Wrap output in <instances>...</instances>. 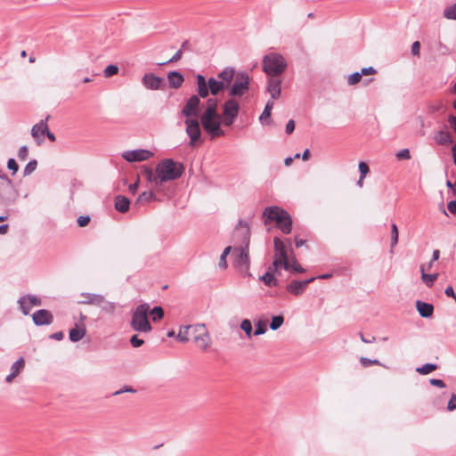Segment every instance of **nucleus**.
Segmentation results:
<instances>
[{
  "label": "nucleus",
  "mask_w": 456,
  "mask_h": 456,
  "mask_svg": "<svg viewBox=\"0 0 456 456\" xmlns=\"http://www.w3.org/2000/svg\"><path fill=\"white\" fill-rule=\"evenodd\" d=\"M235 236L241 239V245L235 246L232 248V257L234 266L242 273H247L250 267L249 260V241L250 232L248 226L237 229Z\"/></svg>",
  "instance_id": "obj_1"
},
{
  "label": "nucleus",
  "mask_w": 456,
  "mask_h": 456,
  "mask_svg": "<svg viewBox=\"0 0 456 456\" xmlns=\"http://www.w3.org/2000/svg\"><path fill=\"white\" fill-rule=\"evenodd\" d=\"M183 172L184 167L182 163L172 159H165L156 167L157 183L162 184L165 182L176 180L183 175Z\"/></svg>",
  "instance_id": "obj_2"
},
{
  "label": "nucleus",
  "mask_w": 456,
  "mask_h": 456,
  "mask_svg": "<svg viewBox=\"0 0 456 456\" xmlns=\"http://www.w3.org/2000/svg\"><path fill=\"white\" fill-rule=\"evenodd\" d=\"M263 216L266 221H274L277 227L284 233L289 234L292 230V219L289 214L284 209L273 206L265 209Z\"/></svg>",
  "instance_id": "obj_3"
},
{
  "label": "nucleus",
  "mask_w": 456,
  "mask_h": 456,
  "mask_svg": "<svg viewBox=\"0 0 456 456\" xmlns=\"http://www.w3.org/2000/svg\"><path fill=\"white\" fill-rule=\"evenodd\" d=\"M288 67L285 58L278 53H269L263 58L262 68L267 77H280Z\"/></svg>",
  "instance_id": "obj_4"
},
{
  "label": "nucleus",
  "mask_w": 456,
  "mask_h": 456,
  "mask_svg": "<svg viewBox=\"0 0 456 456\" xmlns=\"http://www.w3.org/2000/svg\"><path fill=\"white\" fill-rule=\"evenodd\" d=\"M274 244V259L273 265L274 269H278L280 266H283L285 270H289L290 260L289 258L287 244L290 248V239H286L285 241L275 237L273 240Z\"/></svg>",
  "instance_id": "obj_5"
},
{
  "label": "nucleus",
  "mask_w": 456,
  "mask_h": 456,
  "mask_svg": "<svg viewBox=\"0 0 456 456\" xmlns=\"http://www.w3.org/2000/svg\"><path fill=\"white\" fill-rule=\"evenodd\" d=\"M149 310L150 305L144 303L139 305L133 312L130 326L134 331L149 332L151 330V325L147 318Z\"/></svg>",
  "instance_id": "obj_6"
},
{
  "label": "nucleus",
  "mask_w": 456,
  "mask_h": 456,
  "mask_svg": "<svg viewBox=\"0 0 456 456\" xmlns=\"http://www.w3.org/2000/svg\"><path fill=\"white\" fill-rule=\"evenodd\" d=\"M19 197V192L12 180L0 169V204H13Z\"/></svg>",
  "instance_id": "obj_7"
},
{
  "label": "nucleus",
  "mask_w": 456,
  "mask_h": 456,
  "mask_svg": "<svg viewBox=\"0 0 456 456\" xmlns=\"http://www.w3.org/2000/svg\"><path fill=\"white\" fill-rule=\"evenodd\" d=\"M249 89V77L247 72H240L229 90L232 98L243 96Z\"/></svg>",
  "instance_id": "obj_8"
},
{
  "label": "nucleus",
  "mask_w": 456,
  "mask_h": 456,
  "mask_svg": "<svg viewBox=\"0 0 456 456\" xmlns=\"http://www.w3.org/2000/svg\"><path fill=\"white\" fill-rule=\"evenodd\" d=\"M200 124L203 129L211 137L222 136L224 132L221 129V116L200 117Z\"/></svg>",
  "instance_id": "obj_9"
},
{
  "label": "nucleus",
  "mask_w": 456,
  "mask_h": 456,
  "mask_svg": "<svg viewBox=\"0 0 456 456\" xmlns=\"http://www.w3.org/2000/svg\"><path fill=\"white\" fill-rule=\"evenodd\" d=\"M185 132L190 138L189 144L191 146L195 145L201 137L200 121L196 118H185Z\"/></svg>",
  "instance_id": "obj_10"
},
{
  "label": "nucleus",
  "mask_w": 456,
  "mask_h": 456,
  "mask_svg": "<svg viewBox=\"0 0 456 456\" xmlns=\"http://www.w3.org/2000/svg\"><path fill=\"white\" fill-rule=\"evenodd\" d=\"M200 99L198 95H191L183 107L181 113L186 118H194L199 116Z\"/></svg>",
  "instance_id": "obj_11"
},
{
  "label": "nucleus",
  "mask_w": 456,
  "mask_h": 456,
  "mask_svg": "<svg viewBox=\"0 0 456 456\" xmlns=\"http://www.w3.org/2000/svg\"><path fill=\"white\" fill-rule=\"evenodd\" d=\"M153 153L149 150L137 149L126 151L122 153V158L127 162H140L151 159Z\"/></svg>",
  "instance_id": "obj_12"
},
{
  "label": "nucleus",
  "mask_w": 456,
  "mask_h": 456,
  "mask_svg": "<svg viewBox=\"0 0 456 456\" xmlns=\"http://www.w3.org/2000/svg\"><path fill=\"white\" fill-rule=\"evenodd\" d=\"M47 119H48V117L46 118L45 120H41L39 123L34 125L31 129V135L34 137V139L37 142L38 144H40L44 140V138H39V136L37 135V130H39V129H42V131H41L42 136L46 135L47 138L51 142H55V135L52 132H50L48 129V126L46 124Z\"/></svg>",
  "instance_id": "obj_13"
},
{
  "label": "nucleus",
  "mask_w": 456,
  "mask_h": 456,
  "mask_svg": "<svg viewBox=\"0 0 456 456\" xmlns=\"http://www.w3.org/2000/svg\"><path fill=\"white\" fill-rule=\"evenodd\" d=\"M316 278L312 277L305 281H292L286 287V290L295 296L301 295L306 289L309 283L313 282Z\"/></svg>",
  "instance_id": "obj_14"
},
{
  "label": "nucleus",
  "mask_w": 456,
  "mask_h": 456,
  "mask_svg": "<svg viewBox=\"0 0 456 456\" xmlns=\"http://www.w3.org/2000/svg\"><path fill=\"white\" fill-rule=\"evenodd\" d=\"M32 321L36 326L49 325L53 321V316L50 311L40 309L32 314Z\"/></svg>",
  "instance_id": "obj_15"
},
{
  "label": "nucleus",
  "mask_w": 456,
  "mask_h": 456,
  "mask_svg": "<svg viewBox=\"0 0 456 456\" xmlns=\"http://www.w3.org/2000/svg\"><path fill=\"white\" fill-rule=\"evenodd\" d=\"M267 92L271 95V100H276L281 96V79L279 77H268Z\"/></svg>",
  "instance_id": "obj_16"
},
{
  "label": "nucleus",
  "mask_w": 456,
  "mask_h": 456,
  "mask_svg": "<svg viewBox=\"0 0 456 456\" xmlns=\"http://www.w3.org/2000/svg\"><path fill=\"white\" fill-rule=\"evenodd\" d=\"M142 85L150 90L160 89L163 84V78L153 73H146L142 78Z\"/></svg>",
  "instance_id": "obj_17"
},
{
  "label": "nucleus",
  "mask_w": 456,
  "mask_h": 456,
  "mask_svg": "<svg viewBox=\"0 0 456 456\" xmlns=\"http://www.w3.org/2000/svg\"><path fill=\"white\" fill-rule=\"evenodd\" d=\"M240 110L238 102L233 99H228L223 105V116H235L237 117Z\"/></svg>",
  "instance_id": "obj_18"
},
{
  "label": "nucleus",
  "mask_w": 456,
  "mask_h": 456,
  "mask_svg": "<svg viewBox=\"0 0 456 456\" xmlns=\"http://www.w3.org/2000/svg\"><path fill=\"white\" fill-rule=\"evenodd\" d=\"M195 78L197 83V95L200 98H207L209 95L208 81L201 74L196 75Z\"/></svg>",
  "instance_id": "obj_19"
},
{
  "label": "nucleus",
  "mask_w": 456,
  "mask_h": 456,
  "mask_svg": "<svg viewBox=\"0 0 456 456\" xmlns=\"http://www.w3.org/2000/svg\"><path fill=\"white\" fill-rule=\"evenodd\" d=\"M234 75V69L232 67H226L217 74V77L219 78V81L223 83L224 86H225V87H228L233 80Z\"/></svg>",
  "instance_id": "obj_20"
},
{
  "label": "nucleus",
  "mask_w": 456,
  "mask_h": 456,
  "mask_svg": "<svg viewBox=\"0 0 456 456\" xmlns=\"http://www.w3.org/2000/svg\"><path fill=\"white\" fill-rule=\"evenodd\" d=\"M184 81L183 76L178 71H170L167 74V82L170 88L177 89L182 86Z\"/></svg>",
  "instance_id": "obj_21"
},
{
  "label": "nucleus",
  "mask_w": 456,
  "mask_h": 456,
  "mask_svg": "<svg viewBox=\"0 0 456 456\" xmlns=\"http://www.w3.org/2000/svg\"><path fill=\"white\" fill-rule=\"evenodd\" d=\"M416 307L419 315L423 318H428L433 314L434 306L429 303L418 300L416 302Z\"/></svg>",
  "instance_id": "obj_22"
},
{
  "label": "nucleus",
  "mask_w": 456,
  "mask_h": 456,
  "mask_svg": "<svg viewBox=\"0 0 456 456\" xmlns=\"http://www.w3.org/2000/svg\"><path fill=\"white\" fill-rule=\"evenodd\" d=\"M130 207V200L126 196L118 195L115 198V208L120 213H126Z\"/></svg>",
  "instance_id": "obj_23"
},
{
  "label": "nucleus",
  "mask_w": 456,
  "mask_h": 456,
  "mask_svg": "<svg viewBox=\"0 0 456 456\" xmlns=\"http://www.w3.org/2000/svg\"><path fill=\"white\" fill-rule=\"evenodd\" d=\"M219 115L217 112V100L216 98H209L207 101V107L200 117H210Z\"/></svg>",
  "instance_id": "obj_24"
},
{
  "label": "nucleus",
  "mask_w": 456,
  "mask_h": 456,
  "mask_svg": "<svg viewBox=\"0 0 456 456\" xmlns=\"http://www.w3.org/2000/svg\"><path fill=\"white\" fill-rule=\"evenodd\" d=\"M194 340L197 346L202 350L208 348L211 344V338L207 331L195 336Z\"/></svg>",
  "instance_id": "obj_25"
},
{
  "label": "nucleus",
  "mask_w": 456,
  "mask_h": 456,
  "mask_svg": "<svg viewBox=\"0 0 456 456\" xmlns=\"http://www.w3.org/2000/svg\"><path fill=\"white\" fill-rule=\"evenodd\" d=\"M86 335V328L85 327H78L77 324H76L75 328H72L69 330V340L72 342H78L81 340Z\"/></svg>",
  "instance_id": "obj_26"
},
{
  "label": "nucleus",
  "mask_w": 456,
  "mask_h": 456,
  "mask_svg": "<svg viewBox=\"0 0 456 456\" xmlns=\"http://www.w3.org/2000/svg\"><path fill=\"white\" fill-rule=\"evenodd\" d=\"M83 297H85V299L81 301L83 304L100 305L104 302V297L100 294L86 293L84 294Z\"/></svg>",
  "instance_id": "obj_27"
},
{
  "label": "nucleus",
  "mask_w": 456,
  "mask_h": 456,
  "mask_svg": "<svg viewBox=\"0 0 456 456\" xmlns=\"http://www.w3.org/2000/svg\"><path fill=\"white\" fill-rule=\"evenodd\" d=\"M208 85L209 88V94L216 96L221 91H223L225 87V86L223 85L219 80L210 77L208 80Z\"/></svg>",
  "instance_id": "obj_28"
},
{
  "label": "nucleus",
  "mask_w": 456,
  "mask_h": 456,
  "mask_svg": "<svg viewBox=\"0 0 456 456\" xmlns=\"http://www.w3.org/2000/svg\"><path fill=\"white\" fill-rule=\"evenodd\" d=\"M273 108V100H269L266 102L265 107L259 117V121L261 122V124H263V125L269 124V119L271 117V111H272Z\"/></svg>",
  "instance_id": "obj_29"
},
{
  "label": "nucleus",
  "mask_w": 456,
  "mask_h": 456,
  "mask_svg": "<svg viewBox=\"0 0 456 456\" xmlns=\"http://www.w3.org/2000/svg\"><path fill=\"white\" fill-rule=\"evenodd\" d=\"M277 269L273 268V265L269 267V271L266 272L263 276H261V281H264V283L269 287L275 286L276 285V280L273 276V272L276 271Z\"/></svg>",
  "instance_id": "obj_30"
},
{
  "label": "nucleus",
  "mask_w": 456,
  "mask_h": 456,
  "mask_svg": "<svg viewBox=\"0 0 456 456\" xmlns=\"http://www.w3.org/2000/svg\"><path fill=\"white\" fill-rule=\"evenodd\" d=\"M421 271V279L423 282L427 285V287L430 288L433 286L435 281L437 279V273L428 274L425 273V269L423 266L420 267Z\"/></svg>",
  "instance_id": "obj_31"
},
{
  "label": "nucleus",
  "mask_w": 456,
  "mask_h": 456,
  "mask_svg": "<svg viewBox=\"0 0 456 456\" xmlns=\"http://www.w3.org/2000/svg\"><path fill=\"white\" fill-rule=\"evenodd\" d=\"M155 198V195L152 191H143L142 192L135 202V205L144 204L151 201Z\"/></svg>",
  "instance_id": "obj_32"
},
{
  "label": "nucleus",
  "mask_w": 456,
  "mask_h": 456,
  "mask_svg": "<svg viewBox=\"0 0 456 456\" xmlns=\"http://www.w3.org/2000/svg\"><path fill=\"white\" fill-rule=\"evenodd\" d=\"M436 363H425L424 365L418 367L416 371L421 375H427L437 369Z\"/></svg>",
  "instance_id": "obj_33"
},
{
  "label": "nucleus",
  "mask_w": 456,
  "mask_h": 456,
  "mask_svg": "<svg viewBox=\"0 0 456 456\" xmlns=\"http://www.w3.org/2000/svg\"><path fill=\"white\" fill-rule=\"evenodd\" d=\"M25 362L22 357L14 362L11 366V373L18 376L20 372L24 369Z\"/></svg>",
  "instance_id": "obj_34"
},
{
  "label": "nucleus",
  "mask_w": 456,
  "mask_h": 456,
  "mask_svg": "<svg viewBox=\"0 0 456 456\" xmlns=\"http://www.w3.org/2000/svg\"><path fill=\"white\" fill-rule=\"evenodd\" d=\"M18 304L20 310L24 315H28L30 313L31 308L33 307L32 305H29L25 297H20V299L18 300Z\"/></svg>",
  "instance_id": "obj_35"
},
{
  "label": "nucleus",
  "mask_w": 456,
  "mask_h": 456,
  "mask_svg": "<svg viewBox=\"0 0 456 456\" xmlns=\"http://www.w3.org/2000/svg\"><path fill=\"white\" fill-rule=\"evenodd\" d=\"M240 328L245 332L246 336L250 338L253 335V329L251 322L248 319H244L240 325Z\"/></svg>",
  "instance_id": "obj_36"
},
{
  "label": "nucleus",
  "mask_w": 456,
  "mask_h": 456,
  "mask_svg": "<svg viewBox=\"0 0 456 456\" xmlns=\"http://www.w3.org/2000/svg\"><path fill=\"white\" fill-rule=\"evenodd\" d=\"M255 327H256V329H255V331L253 332V334L255 336L263 335L267 331V325L265 321H262V320L257 321L255 324Z\"/></svg>",
  "instance_id": "obj_37"
},
{
  "label": "nucleus",
  "mask_w": 456,
  "mask_h": 456,
  "mask_svg": "<svg viewBox=\"0 0 456 456\" xmlns=\"http://www.w3.org/2000/svg\"><path fill=\"white\" fill-rule=\"evenodd\" d=\"M192 328V326L188 325L182 327L177 334V339L182 342H187L189 340V330Z\"/></svg>",
  "instance_id": "obj_38"
},
{
  "label": "nucleus",
  "mask_w": 456,
  "mask_h": 456,
  "mask_svg": "<svg viewBox=\"0 0 456 456\" xmlns=\"http://www.w3.org/2000/svg\"><path fill=\"white\" fill-rule=\"evenodd\" d=\"M398 243V228L397 225L393 223L391 224V251H393V248L396 246Z\"/></svg>",
  "instance_id": "obj_39"
},
{
  "label": "nucleus",
  "mask_w": 456,
  "mask_h": 456,
  "mask_svg": "<svg viewBox=\"0 0 456 456\" xmlns=\"http://www.w3.org/2000/svg\"><path fill=\"white\" fill-rule=\"evenodd\" d=\"M284 322V318L282 315H275L272 317V321L270 322V329L273 330H278Z\"/></svg>",
  "instance_id": "obj_40"
},
{
  "label": "nucleus",
  "mask_w": 456,
  "mask_h": 456,
  "mask_svg": "<svg viewBox=\"0 0 456 456\" xmlns=\"http://www.w3.org/2000/svg\"><path fill=\"white\" fill-rule=\"evenodd\" d=\"M144 175L147 178V180L153 183L155 186H160L161 183H157L156 180V174L154 175L153 170L150 167H144Z\"/></svg>",
  "instance_id": "obj_41"
},
{
  "label": "nucleus",
  "mask_w": 456,
  "mask_h": 456,
  "mask_svg": "<svg viewBox=\"0 0 456 456\" xmlns=\"http://www.w3.org/2000/svg\"><path fill=\"white\" fill-rule=\"evenodd\" d=\"M37 166V161L36 159L29 160L23 170V175L28 176L31 175L36 170Z\"/></svg>",
  "instance_id": "obj_42"
},
{
  "label": "nucleus",
  "mask_w": 456,
  "mask_h": 456,
  "mask_svg": "<svg viewBox=\"0 0 456 456\" xmlns=\"http://www.w3.org/2000/svg\"><path fill=\"white\" fill-rule=\"evenodd\" d=\"M444 16L449 20H456V3L444 10Z\"/></svg>",
  "instance_id": "obj_43"
},
{
  "label": "nucleus",
  "mask_w": 456,
  "mask_h": 456,
  "mask_svg": "<svg viewBox=\"0 0 456 456\" xmlns=\"http://www.w3.org/2000/svg\"><path fill=\"white\" fill-rule=\"evenodd\" d=\"M152 316V321L157 322L163 318L164 311L160 306H155L150 313Z\"/></svg>",
  "instance_id": "obj_44"
},
{
  "label": "nucleus",
  "mask_w": 456,
  "mask_h": 456,
  "mask_svg": "<svg viewBox=\"0 0 456 456\" xmlns=\"http://www.w3.org/2000/svg\"><path fill=\"white\" fill-rule=\"evenodd\" d=\"M118 72V66L114 65V64H110L104 69L103 75L105 77H110L116 75Z\"/></svg>",
  "instance_id": "obj_45"
},
{
  "label": "nucleus",
  "mask_w": 456,
  "mask_h": 456,
  "mask_svg": "<svg viewBox=\"0 0 456 456\" xmlns=\"http://www.w3.org/2000/svg\"><path fill=\"white\" fill-rule=\"evenodd\" d=\"M436 142L439 144H444L452 142L451 135L444 131H440L438 133V136L436 137Z\"/></svg>",
  "instance_id": "obj_46"
},
{
  "label": "nucleus",
  "mask_w": 456,
  "mask_h": 456,
  "mask_svg": "<svg viewBox=\"0 0 456 456\" xmlns=\"http://www.w3.org/2000/svg\"><path fill=\"white\" fill-rule=\"evenodd\" d=\"M289 271H292L295 273H302L305 272V269L300 265V264L297 261V259L293 256L290 261V268Z\"/></svg>",
  "instance_id": "obj_47"
},
{
  "label": "nucleus",
  "mask_w": 456,
  "mask_h": 456,
  "mask_svg": "<svg viewBox=\"0 0 456 456\" xmlns=\"http://www.w3.org/2000/svg\"><path fill=\"white\" fill-rule=\"evenodd\" d=\"M27 301L28 302L29 305L32 306H38L41 305L42 300L36 295H27L24 296Z\"/></svg>",
  "instance_id": "obj_48"
},
{
  "label": "nucleus",
  "mask_w": 456,
  "mask_h": 456,
  "mask_svg": "<svg viewBox=\"0 0 456 456\" xmlns=\"http://www.w3.org/2000/svg\"><path fill=\"white\" fill-rule=\"evenodd\" d=\"M361 78H362V74H361V72L357 71V72L351 74L348 77L347 83L350 86H354V85H356L357 83H359Z\"/></svg>",
  "instance_id": "obj_49"
},
{
  "label": "nucleus",
  "mask_w": 456,
  "mask_h": 456,
  "mask_svg": "<svg viewBox=\"0 0 456 456\" xmlns=\"http://www.w3.org/2000/svg\"><path fill=\"white\" fill-rule=\"evenodd\" d=\"M360 362L363 367H369L370 365H379L380 364L379 360H377V359L371 360V359H369L366 357H361Z\"/></svg>",
  "instance_id": "obj_50"
},
{
  "label": "nucleus",
  "mask_w": 456,
  "mask_h": 456,
  "mask_svg": "<svg viewBox=\"0 0 456 456\" xmlns=\"http://www.w3.org/2000/svg\"><path fill=\"white\" fill-rule=\"evenodd\" d=\"M7 168L12 172V175L16 174L19 166L14 159H9L7 161Z\"/></svg>",
  "instance_id": "obj_51"
},
{
  "label": "nucleus",
  "mask_w": 456,
  "mask_h": 456,
  "mask_svg": "<svg viewBox=\"0 0 456 456\" xmlns=\"http://www.w3.org/2000/svg\"><path fill=\"white\" fill-rule=\"evenodd\" d=\"M358 168H359L360 175H362V179H364L370 170L368 165L365 162L361 161L359 163Z\"/></svg>",
  "instance_id": "obj_52"
},
{
  "label": "nucleus",
  "mask_w": 456,
  "mask_h": 456,
  "mask_svg": "<svg viewBox=\"0 0 456 456\" xmlns=\"http://www.w3.org/2000/svg\"><path fill=\"white\" fill-rule=\"evenodd\" d=\"M182 55H183V52H182V49H180L172 56L171 59H169L168 61H167L165 62L159 63V65H165V64H167L170 62H176L182 58Z\"/></svg>",
  "instance_id": "obj_53"
},
{
  "label": "nucleus",
  "mask_w": 456,
  "mask_h": 456,
  "mask_svg": "<svg viewBox=\"0 0 456 456\" xmlns=\"http://www.w3.org/2000/svg\"><path fill=\"white\" fill-rule=\"evenodd\" d=\"M28 154V149L26 145L21 146L18 151V158L20 160H25Z\"/></svg>",
  "instance_id": "obj_54"
},
{
  "label": "nucleus",
  "mask_w": 456,
  "mask_h": 456,
  "mask_svg": "<svg viewBox=\"0 0 456 456\" xmlns=\"http://www.w3.org/2000/svg\"><path fill=\"white\" fill-rule=\"evenodd\" d=\"M130 343L134 347H139L144 344V340L139 338L137 335H134L130 338Z\"/></svg>",
  "instance_id": "obj_55"
},
{
  "label": "nucleus",
  "mask_w": 456,
  "mask_h": 456,
  "mask_svg": "<svg viewBox=\"0 0 456 456\" xmlns=\"http://www.w3.org/2000/svg\"><path fill=\"white\" fill-rule=\"evenodd\" d=\"M396 157L400 159H410V151L408 149H402L396 153Z\"/></svg>",
  "instance_id": "obj_56"
},
{
  "label": "nucleus",
  "mask_w": 456,
  "mask_h": 456,
  "mask_svg": "<svg viewBox=\"0 0 456 456\" xmlns=\"http://www.w3.org/2000/svg\"><path fill=\"white\" fill-rule=\"evenodd\" d=\"M77 224L79 227H85L90 222V216H80L77 218Z\"/></svg>",
  "instance_id": "obj_57"
},
{
  "label": "nucleus",
  "mask_w": 456,
  "mask_h": 456,
  "mask_svg": "<svg viewBox=\"0 0 456 456\" xmlns=\"http://www.w3.org/2000/svg\"><path fill=\"white\" fill-rule=\"evenodd\" d=\"M429 383L434 386V387H437L439 388H444L446 387L445 383L444 382V380L442 379H431L429 380Z\"/></svg>",
  "instance_id": "obj_58"
},
{
  "label": "nucleus",
  "mask_w": 456,
  "mask_h": 456,
  "mask_svg": "<svg viewBox=\"0 0 456 456\" xmlns=\"http://www.w3.org/2000/svg\"><path fill=\"white\" fill-rule=\"evenodd\" d=\"M447 409L449 411L456 410V395H452L448 402Z\"/></svg>",
  "instance_id": "obj_59"
},
{
  "label": "nucleus",
  "mask_w": 456,
  "mask_h": 456,
  "mask_svg": "<svg viewBox=\"0 0 456 456\" xmlns=\"http://www.w3.org/2000/svg\"><path fill=\"white\" fill-rule=\"evenodd\" d=\"M295 129V122L292 119H289L288 123L286 124V133L288 134H290L293 133Z\"/></svg>",
  "instance_id": "obj_60"
},
{
  "label": "nucleus",
  "mask_w": 456,
  "mask_h": 456,
  "mask_svg": "<svg viewBox=\"0 0 456 456\" xmlns=\"http://www.w3.org/2000/svg\"><path fill=\"white\" fill-rule=\"evenodd\" d=\"M419 48H420V44L419 41H415L412 43L411 45V53L413 55H419Z\"/></svg>",
  "instance_id": "obj_61"
},
{
  "label": "nucleus",
  "mask_w": 456,
  "mask_h": 456,
  "mask_svg": "<svg viewBox=\"0 0 456 456\" xmlns=\"http://www.w3.org/2000/svg\"><path fill=\"white\" fill-rule=\"evenodd\" d=\"M236 118L237 117H235V116H224V125L227 126H232L234 123Z\"/></svg>",
  "instance_id": "obj_62"
},
{
  "label": "nucleus",
  "mask_w": 456,
  "mask_h": 456,
  "mask_svg": "<svg viewBox=\"0 0 456 456\" xmlns=\"http://www.w3.org/2000/svg\"><path fill=\"white\" fill-rule=\"evenodd\" d=\"M438 45H439L438 50H439V52H440L442 54H444V55H447V54H450V53H451L450 49H449L445 45H444L442 42H439Z\"/></svg>",
  "instance_id": "obj_63"
},
{
  "label": "nucleus",
  "mask_w": 456,
  "mask_h": 456,
  "mask_svg": "<svg viewBox=\"0 0 456 456\" xmlns=\"http://www.w3.org/2000/svg\"><path fill=\"white\" fill-rule=\"evenodd\" d=\"M448 210L452 214L456 216V200H451L448 202L447 205Z\"/></svg>",
  "instance_id": "obj_64"
}]
</instances>
